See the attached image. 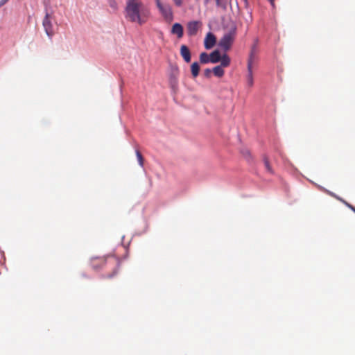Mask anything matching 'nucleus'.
Returning a JSON list of instances; mask_svg holds the SVG:
<instances>
[{"label":"nucleus","mask_w":355,"mask_h":355,"mask_svg":"<svg viewBox=\"0 0 355 355\" xmlns=\"http://www.w3.org/2000/svg\"><path fill=\"white\" fill-rule=\"evenodd\" d=\"M150 16V10L141 0H127L125 8V19L139 25L145 24Z\"/></svg>","instance_id":"f257e3e1"},{"label":"nucleus","mask_w":355,"mask_h":355,"mask_svg":"<svg viewBox=\"0 0 355 355\" xmlns=\"http://www.w3.org/2000/svg\"><path fill=\"white\" fill-rule=\"evenodd\" d=\"M92 267L96 270L110 269L111 272L103 275L104 278H112L119 270V261L115 257L108 256L107 257L94 258L92 260Z\"/></svg>","instance_id":"f03ea898"},{"label":"nucleus","mask_w":355,"mask_h":355,"mask_svg":"<svg viewBox=\"0 0 355 355\" xmlns=\"http://www.w3.org/2000/svg\"><path fill=\"white\" fill-rule=\"evenodd\" d=\"M236 35V29L235 27H234L223 35V36L219 41V46L225 51H228L231 48L232 44L234 43Z\"/></svg>","instance_id":"7ed1b4c3"},{"label":"nucleus","mask_w":355,"mask_h":355,"mask_svg":"<svg viewBox=\"0 0 355 355\" xmlns=\"http://www.w3.org/2000/svg\"><path fill=\"white\" fill-rule=\"evenodd\" d=\"M52 20H53L52 13H50L46 10V13H45V16L42 20V26L44 27L46 34L50 38H51L55 34Z\"/></svg>","instance_id":"20e7f679"},{"label":"nucleus","mask_w":355,"mask_h":355,"mask_svg":"<svg viewBox=\"0 0 355 355\" xmlns=\"http://www.w3.org/2000/svg\"><path fill=\"white\" fill-rule=\"evenodd\" d=\"M257 40H255L254 44L251 46L249 57L248 59L247 68H252L257 64V54L259 52L257 46Z\"/></svg>","instance_id":"39448f33"},{"label":"nucleus","mask_w":355,"mask_h":355,"mask_svg":"<svg viewBox=\"0 0 355 355\" xmlns=\"http://www.w3.org/2000/svg\"><path fill=\"white\" fill-rule=\"evenodd\" d=\"M156 4L164 19L167 21H171L173 19V12L171 6L168 4H162L160 0H156Z\"/></svg>","instance_id":"423d86ee"},{"label":"nucleus","mask_w":355,"mask_h":355,"mask_svg":"<svg viewBox=\"0 0 355 355\" xmlns=\"http://www.w3.org/2000/svg\"><path fill=\"white\" fill-rule=\"evenodd\" d=\"M202 26L200 21H191L187 24V34L189 36H194Z\"/></svg>","instance_id":"0eeeda50"},{"label":"nucleus","mask_w":355,"mask_h":355,"mask_svg":"<svg viewBox=\"0 0 355 355\" xmlns=\"http://www.w3.org/2000/svg\"><path fill=\"white\" fill-rule=\"evenodd\" d=\"M216 43V37L215 35L209 32L205 38L204 40V46L206 49H210L213 48Z\"/></svg>","instance_id":"6e6552de"},{"label":"nucleus","mask_w":355,"mask_h":355,"mask_svg":"<svg viewBox=\"0 0 355 355\" xmlns=\"http://www.w3.org/2000/svg\"><path fill=\"white\" fill-rule=\"evenodd\" d=\"M321 190L323 191L324 192H325L326 193H327L328 195L331 196V197H334L336 199H337L339 201H340L341 202H343L344 205H345L347 207L351 209L355 213V207L354 206H352V205H350L349 203H348L344 199H343L342 198L339 197L338 196H337L334 193H333V192H331V191H329V190H327V189H326L324 188H321Z\"/></svg>","instance_id":"1a4fd4ad"},{"label":"nucleus","mask_w":355,"mask_h":355,"mask_svg":"<svg viewBox=\"0 0 355 355\" xmlns=\"http://www.w3.org/2000/svg\"><path fill=\"white\" fill-rule=\"evenodd\" d=\"M180 55L186 62H190L191 56L189 49L184 44L180 47Z\"/></svg>","instance_id":"9d476101"},{"label":"nucleus","mask_w":355,"mask_h":355,"mask_svg":"<svg viewBox=\"0 0 355 355\" xmlns=\"http://www.w3.org/2000/svg\"><path fill=\"white\" fill-rule=\"evenodd\" d=\"M171 33L176 35L179 39L182 38L184 34L182 26L179 23H175L172 26Z\"/></svg>","instance_id":"9b49d317"},{"label":"nucleus","mask_w":355,"mask_h":355,"mask_svg":"<svg viewBox=\"0 0 355 355\" xmlns=\"http://www.w3.org/2000/svg\"><path fill=\"white\" fill-rule=\"evenodd\" d=\"M210 62L211 63H217L220 62L221 59V55L218 50H215L213 52H211L210 54Z\"/></svg>","instance_id":"f8f14e48"},{"label":"nucleus","mask_w":355,"mask_h":355,"mask_svg":"<svg viewBox=\"0 0 355 355\" xmlns=\"http://www.w3.org/2000/svg\"><path fill=\"white\" fill-rule=\"evenodd\" d=\"M191 71L193 78H196L198 76L200 71V66L198 62H195L191 65Z\"/></svg>","instance_id":"ddd939ff"},{"label":"nucleus","mask_w":355,"mask_h":355,"mask_svg":"<svg viewBox=\"0 0 355 355\" xmlns=\"http://www.w3.org/2000/svg\"><path fill=\"white\" fill-rule=\"evenodd\" d=\"M220 62V66H222L223 68L227 67L230 64V58L226 53H225L223 55H222Z\"/></svg>","instance_id":"4468645a"},{"label":"nucleus","mask_w":355,"mask_h":355,"mask_svg":"<svg viewBox=\"0 0 355 355\" xmlns=\"http://www.w3.org/2000/svg\"><path fill=\"white\" fill-rule=\"evenodd\" d=\"M212 71L216 76L219 78L222 77L225 73L223 68L220 65L214 67Z\"/></svg>","instance_id":"2eb2a0df"},{"label":"nucleus","mask_w":355,"mask_h":355,"mask_svg":"<svg viewBox=\"0 0 355 355\" xmlns=\"http://www.w3.org/2000/svg\"><path fill=\"white\" fill-rule=\"evenodd\" d=\"M247 83L249 87H252L253 83H254L253 69H252V68H248Z\"/></svg>","instance_id":"dca6fc26"},{"label":"nucleus","mask_w":355,"mask_h":355,"mask_svg":"<svg viewBox=\"0 0 355 355\" xmlns=\"http://www.w3.org/2000/svg\"><path fill=\"white\" fill-rule=\"evenodd\" d=\"M200 62L202 64L210 62V55L205 52L201 53L200 54Z\"/></svg>","instance_id":"f3484780"},{"label":"nucleus","mask_w":355,"mask_h":355,"mask_svg":"<svg viewBox=\"0 0 355 355\" xmlns=\"http://www.w3.org/2000/svg\"><path fill=\"white\" fill-rule=\"evenodd\" d=\"M135 153H136V156H137L139 164L140 165V166L143 167L144 166V157H143L141 153H140V151L139 150H136Z\"/></svg>","instance_id":"a211bd4d"},{"label":"nucleus","mask_w":355,"mask_h":355,"mask_svg":"<svg viewBox=\"0 0 355 355\" xmlns=\"http://www.w3.org/2000/svg\"><path fill=\"white\" fill-rule=\"evenodd\" d=\"M109 6L112 9L113 11L118 10V4L116 0H107Z\"/></svg>","instance_id":"6ab92c4d"},{"label":"nucleus","mask_w":355,"mask_h":355,"mask_svg":"<svg viewBox=\"0 0 355 355\" xmlns=\"http://www.w3.org/2000/svg\"><path fill=\"white\" fill-rule=\"evenodd\" d=\"M264 164H265V166H266V169L268 170V171L272 173V169L269 164V162H268V159H266V158L264 159Z\"/></svg>","instance_id":"aec40b11"},{"label":"nucleus","mask_w":355,"mask_h":355,"mask_svg":"<svg viewBox=\"0 0 355 355\" xmlns=\"http://www.w3.org/2000/svg\"><path fill=\"white\" fill-rule=\"evenodd\" d=\"M175 5L180 7L182 5V0H173Z\"/></svg>","instance_id":"412c9836"},{"label":"nucleus","mask_w":355,"mask_h":355,"mask_svg":"<svg viewBox=\"0 0 355 355\" xmlns=\"http://www.w3.org/2000/svg\"><path fill=\"white\" fill-rule=\"evenodd\" d=\"M204 73H205V76L206 77H209V76H210V74H211V69H206L205 70Z\"/></svg>","instance_id":"4be33fe9"},{"label":"nucleus","mask_w":355,"mask_h":355,"mask_svg":"<svg viewBox=\"0 0 355 355\" xmlns=\"http://www.w3.org/2000/svg\"><path fill=\"white\" fill-rule=\"evenodd\" d=\"M9 0H1L0 1V6H3L4 4H6Z\"/></svg>","instance_id":"5701e85b"},{"label":"nucleus","mask_w":355,"mask_h":355,"mask_svg":"<svg viewBox=\"0 0 355 355\" xmlns=\"http://www.w3.org/2000/svg\"><path fill=\"white\" fill-rule=\"evenodd\" d=\"M268 1H270V4H271L272 6H274V5H275V0H268Z\"/></svg>","instance_id":"b1692460"}]
</instances>
